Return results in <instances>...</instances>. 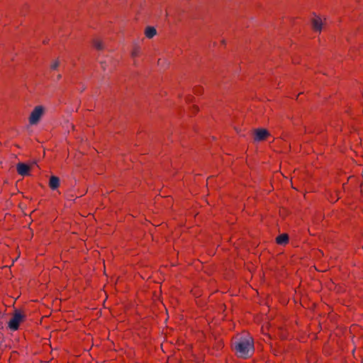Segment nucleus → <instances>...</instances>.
<instances>
[{"mask_svg": "<svg viewBox=\"0 0 363 363\" xmlns=\"http://www.w3.org/2000/svg\"><path fill=\"white\" fill-rule=\"evenodd\" d=\"M231 348L237 357L249 359L255 353L254 339L250 333L243 331L233 337Z\"/></svg>", "mask_w": 363, "mask_h": 363, "instance_id": "f257e3e1", "label": "nucleus"}, {"mask_svg": "<svg viewBox=\"0 0 363 363\" xmlns=\"http://www.w3.org/2000/svg\"><path fill=\"white\" fill-rule=\"evenodd\" d=\"M25 319V315L19 311H15L8 323V327L12 330H17L20 323Z\"/></svg>", "mask_w": 363, "mask_h": 363, "instance_id": "f03ea898", "label": "nucleus"}, {"mask_svg": "<svg viewBox=\"0 0 363 363\" xmlns=\"http://www.w3.org/2000/svg\"><path fill=\"white\" fill-rule=\"evenodd\" d=\"M45 109L43 106H37L32 111L28 121L30 125H36L44 114Z\"/></svg>", "mask_w": 363, "mask_h": 363, "instance_id": "7ed1b4c3", "label": "nucleus"}, {"mask_svg": "<svg viewBox=\"0 0 363 363\" xmlns=\"http://www.w3.org/2000/svg\"><path fill=\"white\" fill-rule=\"evenodd\" d=\"M255 136L254 140L256 142H260L266 140L267 138L270 135L269 132L265 128H257L254 130Z\"/></svg>", "mask_w": 363, "mask_h": 363, "instance_id": "20e7f679", "label": "nucleus"}, {"mask_svg": "<svg viewBox=\"0 0 363 363\" xmlns=\"http://www.w3.org/2000/svg\"><path fill=\"white\" fill-rule=\"evenodd\" d=\"M16 170L18 174L25 177L29 175L30 167L23 162H19L16 165Z\"/></svg>", "mask_w": 363, "mask_h": 363, "instance_id": "39448f33", "label": "nucleus"}, {"mask_svg": "<svg viewBox=\"0 0 363 363\" xmlns=\"http://www.w3.org/2000/svg\"><path fill=\"white\" fill-rule=\"evenodd\" d=\"M60 184V181L58 177L57 176H51L49 179V187L52 190L57 189Z\"/></svg>", "mask_w": 363, "mask_h": 363, "instance_id": "423d86ee", "label": "nucleus"}, {"mask_svg": "<svg viewBox=\"0 0 363 363\" xmlns=\"http://www.w3.org/2000/svg\"><path fill=\"white\" fill-rule=\"evenodd\" d=\"M276 242L278 245H285L289 242V235L286 233H282L276 238Z\"/></svg>", "mask_w": 363, "mask_h": 363, "instance_id": "0eeeda50", "label": "nucleus"}, {"mask_svg": "<svg viewBox=\"0 0 363 363\" xmlns=\"http://www.w3.org/2000/svg\"><path fill=\"white\" fill-rule=\"evenodd\" d=\"M313 29L315 31H320L322 29V21L320 18L317 17L312 21Z\"/></svg>", "mask_w": 363, "mask_h": 363, "instance_id": "6e6552de", "label": "nucleus"}, {"mask_svg": "<svg viewBox=\"0 0 363 363\" xmlns=\"http://www.w3.org/2000/svg\"><path fill=\"white\" fill-rule=\"evenodd\" d=\"M92 45L97 50H102L104 48V43L100 38H94L92 40Z\"/></svg>", "mask_w": 363, "mask_h": 363, "instance_id": "1a4fd4ad", "label": "nucleus"}, {"mask_svg": "<svg viewBox=\"0 0 363 363\" xmlns=\"http://www.w3.org/2000/svg\"><path fill=\"white\" fill-rule=\"evenodd\" d=\"M157 34V30L154 27L147 26L145 30V35L147 38H152Z\"/></svg>", "mask_w": 363, "mask_h": 363, "instance_id": "9d476101", "label": "nucleus"}, {"mask_svg": "<svg viewBox=\"0 0 363 363\" xmlns=\"http://www.w3.org/2000/svg\"><path fill=\"white\" fill-rule=\"evenodd\" d=\"M130 55L133 58H136V57H140L141 55V49H140V46H138L137 45H134L132 49Z\"/></svg>", "mask_w": 363, "mask_h": 363, "instance_id": "9b49d317", "label": "nucleus"}, {"mask_svg": "<svg viewBox=\"0 0 363 363\" xmlns=\"http://www.w3.org/2000/svg\"><path fill=\"white\" fill-rule=\"evenodd\" d=\"M60 65V62L59 59L55 60L52 63L50 64V69L52 70H56L58 69L59 66Z\"/></svg>", "mask_w": 363, "mask_h": 363, "instance_id": "f8f14e48", "label": "nucleus"}, {"mask_svg": "<svg viewBox=\"0 0 363 363\" xmlns=\"http://www.w3.org/2000/svg\"><path fill=\"white\" fill-rule=\"evenodd\" d=\"M193 109H194L193 111H194V113H197L199 111V108L197 106H194L193 107Z\"/></svg>", "mask_w": 363, "mask_h": 363, "instance_id": "ddd939ff", "label": "nucleus"}, {"mask_svg": "<svg viewBox=\"0 0 363 363\" xmlns=\"http://www.w3.org/2000/svg\"><path fill=\"white\" fill-rule=\"evenodd\" d=\"M57 79H60L62 78V75L61 74H58L57 77Z\"/></svg>", "mask_w": 363, "mask_h": 363, "instance_id": "4468645a", "label": "nucleus"}, {"mask_svg": "<svg viewBox=\"0 0 363 363\" xmlns=\"http://www.w3.org/2000/svg\"><path fill=\"white\" fill-rule=\"evenodd\" d=\"M197 89H200V88L195 89L194 92L196 93V94H197Z\"/></svg>", "mask_w": 363, "mask_h": 363, "instance_id": "2eb2a0df", "label": "nucleus"}]
</instances>
